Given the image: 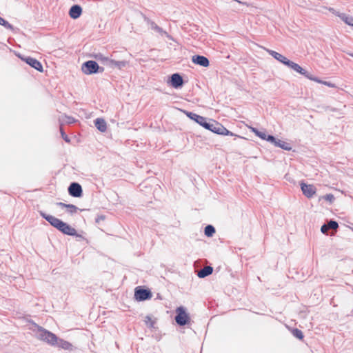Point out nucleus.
Segmentation results:
<instances>
[{"label":"nucleus","instance_id":"f257e3e1","mask_svg":"<svg viewBox=\"0 0 353 353\" xmlns=\"http://www.w3.org/2000/svg\"><path fill=\"white\" fill-rule=\"evenodd\" d=\"M40 214L43 218L48 221L52 226L61 232L63 234L82 238L81 235L77 234V230L74 228L61 219L54 216L47 214L43 212H40Z\"/></svg>","mask_w":353,"mask_h":353},{"label":"nucleus","instance_id":"f03ea898","mask_svg":"<svg viewBox=\"0 0 353 353\" xmlns=\"http://www.w3.org/2000/svg\"><path fill=\"white\" fill-rule=\"evenodd\" d=\"M205 125V129L217 134L234 136L232 132L229 131L221 123L216 121H212L211 123H208Z\"/></svg>","mask_w":353,"mask_h":353},{"label":"nucleus","instance_id":"7ed1b4c3","mask_svg":"<svg viewBox=\"0 0 353 353\" xmlns=\"http://www.w3.org/2000/svg\"><path fill=\"white\" fill-rule=\"evenodd\" d=\"M37 332L38 339L39 340L45 341L51 345H54L57 344V337L54 334L45 330L41 327H38Z\"/></svg>","mask_w":353,"mask_h":353},{"label":"nucleus","instance_id":"20e7f679","mask_svg":"<svg viewBox=\"0 0 353 353\" xmlns=\"http://www.w3.org/2000/svg\"><path fill=\"white\" fill-rule=\"evenodd\" d=\"M176 313L175 321L178 325L182 326L190 322V317L183 306L178 307L176 310Z\"/></svg>","mask_w":353,"mask_h":353},{"label":"nucleus","instance_id":"39448f33","mask_svg":"<svg viewBox=\"0 0 353 353\" xmlns=\"http://www.w3.org/2000/svg\"><path fill=\"white\" fill-rule=\"evenodd\" d=\"M266 50L270 55H272L275 59H276L281 63L286 65L287 66H299L298 63H296L289 60L287 57L279 54V52L268 49H267Z\"/></svg>","mask_w":353,"mask_h":353},{"label":"nucleus","instance_id":"423d86ee","mask_svg":"<svg viewBox=\"0 0 353 353\" xmlns=\"http://www.w3.org/2000/svg\"><path fill=\"white\" fill-rule=\"evenodd\" d=\"M152 294L149 290L143 289L141 287L135 288L134 297L137 301H142L147 299H150Z\"/></svg>","mask_w":353,"mask_h":353},{"label":"nucleus","instance_id":"0eeeda50","mask_svg":"<svg viewBox=\"0 0 353 353\" xmlns=\"http://www.w3.org/2000/svg\"><path fill=\"white\" fill-rule=\"evenodd\" d=\"M94 58L97 61H100L101 64H103V65H114L115 66H121V65H125V63L123 61H115L112 59H110L108 57H104L101 53L95 54Z\"/></svg>","mask_w":353,"mask_h":353},{"label":"nucleus","instance_id":"6e6552de","mask_svg":"<svg viewBox=\"0 0 353 353\" xmlns=\"http://www.w3.org/2000/svg\"><path fill=\"white\" fill-rule=\"evenodd\" d=\"M301 190L303 194L307 198H312L316 192V188L311 184L301 183Z\"/></svg>","mask_w":353,"mask_h":353},{"label":"nucleus","instance_id":"1a4fd4ad","mask_svg":"<svg viewBox=\"0 0 353 353\" xmlns=\"http://www.w3.org/2000/svg\"><path fill=\"white\" fill-rule=\"evenodd\" d=\"M143 17L144 21L150 26L151 29L156 31L161 35H165L167 37H169L168 33L163 30L161 27L157 26L154 21H151L148 17H147L145 15L143 14Z\"/></svg>","mask_w":353,"mask_h":353},{"label":"nucleus","instance_id":"9d476101","mask_svg":"<svg viewBox=\"0 0 353 353\" xmlns=\"http://www.w3.org/2000/svg\"><path fill=\"white\" fill-rule=\"evenodd\" d=\"M69 194L74 197H80L82 195V188L77 183H72L68 188Z\"/></svg>","mask_w":353,"mask_h":353},{"label":"nucleus","instance_id":"9b49d317","mask_svg":"<svg viewBox=\"0 0 353 353\" xmlns=\"http://www.w3.org/2000/svg\"><path fill=\"white\" fill-rule=\"evenodd\" d=\"M294 69H296V70L302 74H304L306 77H307L308 79H311V80H313V81H317L319 83H323L324 85H326L329 87H331V88H333L334 87V85L330 83V82H327V81H321L317 79H315L314 78L312 75H310L305 70V68H294Z\"/></svg>","mask_w":353,"mask_h":353},{"label":"nucleus","instance_id":"f8f14e48","mask_svg":"<svg viewBox=\"0 0 353 353\" xmlns=\"http://www.w3.org/2000/svg\"><path fill=\"white\" fill-rule=\"evenodd\" d=\"M169 83L173 88H177L183 85V81L181 75L175 73L171 76Z\"/></svg>","mask_w":353,"mask_h":353},{"label":"nucleus","instance_id":"ddd939ff","mask_svg":"<svg viewBox=\"0 0 353 353\" xmlns=\"http://www.w3.org/2000/svg\"><path fill=\"white\" fill-rule=\"evenodd\" d=\"M192 61L195 65H199L200 66H208L209 60L207 57L202 55H194L192 57Z\"/></svg>","mask_w":353,"mask_h":353},{"label":"nucleus","instance_id":"4468645a","mask_svg":"<svg viewBox=\"0 0 353 353\" xmlns=\"http://www.w3.org/2000/svg\"><path fill=\"white\" fill-rule=\"evenodd\" d=\"M82 13V8L79 5L72 6L69 10V15L72 19H78Z\"/></svg>","mask_w":353,"mask_h":353},{"label":"nucleus","instance_id":"2eb2a0df","mask_svg":"<svg viewBox=\"0 0 353 353\" xmlns=\"http://www.w3.org/2000/svg\"><path fill=\"white\" fill-rule=\"evenodd\" d=\"M188 116L192 120L195 121L196 123H198L199 125L203 126L205 128V125L208 124V122H207V120L205 117L198 115L194 113H189Z\"/></svg>","mask_w":353,"mask_h":353},{"label":"nucleus","instance_id":"dca6fc26","mask_svg":"<svg viewBox=\"0 0 353 353\" xmlns=\"http://www.w3.org/2000/svg\"><path fill=\"white\" fill-rule=\"evenodd\" d=\"M18 57L22 61H23L24 63L28 64L30 66H42L41 63L34 58H32L30 57L21 56L20 54H19Z\"/></svg>","mask_w":353,"mask_h":353},{"label":"nucleus","instance_id":"f3484780","mask_svg":"<svg viewBox=\"0 0 353 353\" xmlns=\"http://www.w3.org/2000/svg\"><path fill=\"white\" fill-rule=\"evenodd\" d=\"M252 132H253L256 136L260 137L263 140H267L272 143V141H275V138L272 135H267L263 132H260L254 128H251Z\"/></svg>","mask_w":353,"mask_h":353},{"label":"nucleus","instance_id":"a211bd4d","mask_svg":"<svg viewBox=\"0 0 353 353\" xmlns=\"http://www.w3.org/2000/svg\"><path fill=\"white\" fill-rule=\"evenodd\" d=\"M96 128L101 131V132H104L107 130V123L103 119L97 118L94 121Z\"/></svg>","mask_w":353,"mask_h":353},{"label":"nucleus","instance_id":"6ab92c4d","mask_svg":"<svg viewBox=\"0 0 353 353\" xmlns=\"http://www.w3.org/2000/svg\"><path fill=\"white\" fill-rule=\"evenodd\" d=\"M58 205L63 207V208H65L67 210V212L71 214H75L78 211V208L72 204H65V203L60 202L58 203Z\"/></svg>","mask_w":353,"mask_h":353},{"label":"nucleus","instance_id":"aec40b11","mask_svg":"<svg viewBox=\"0 0 353 353\" xmlns=\"http://www.w3.org/2000/svg\"><path fill=\"white\" fill-rule=\"evenodd\" d=\"M213 268L211 266H205L197 274L199 278H204L212 273Z\"/></svg>","mask_w":353,"mask_h":353},{"label":"nucleus","instance_id":"412c9836","mask_svg":"<svg viewBox=\"0 0 353 353\" xmlns=\"http://www.w3.org/2000/svg\"><path fill=\"white\" fill-rule=\"evenodd\" d=\"M272 143H274V145L279 147L282 149H284L285 150H290L292 149L290 143L281 140H276L275 139V141H272Z\"/></svg>","mask_w":353,"mask_h":353},{"label":"nucleus","instance_id":"4be33fe9","mask_svg":"<svg viewBox=\"0 0 353 353\" xmlns=\"http://www.w3.org/2000/svg\"><path fill=\"white\" fill-rule=\"evenodd\" d=\"M82 72L85 74H92L97 72H102L103 68H81Z\"/></svg>","mask_w":353,"mask_h":353},{"label":"nucleus","instance_id":"5701e85b","mask_svg":"<svg viewBox=\"0 0 353 353\" xmlns=\"http://www.w3.org/2000/svg\"><path fill=\"white\" fill-rule=\"evenodd\" d=\"M338 17H340L346 24L351 26L353 25V17H352L347 15L346 14H344V13L338 14Z\"/></svg>","mask_w":353,"mask_h":353},{"label":"nucleus","instance_id":"b1692460","mask_svg":"<svg viewBox=\"0 0 353 353\" xmlns=\"http://www.w3.org/2000/svg\"><path fill=\"white\" fill-rule=\"evenodd\" d=\"M0 25L3 26L4 28H6L8 30L13 31L14 30L12 25L8 23L6 20L3 19L1 17H0Z\"/></svg>","mask_w":353,"mask_h":353},{"label":"nucleus","instance_id":"393cba45","mask_svg":"<svg viewBox=\"0 0 353 353\" xmlns=\"http://www.w3.org/2000/svg\"><path fill=\"white\" fill-rule=\"evenodd\" d=\"M214 233L215 229L212 225H208L205 228V234L207 236H212Z\"/></svg>","mask_w":353,"mask_h":353},{"label":"nucleus","instance_id":"a878e982","mask_svg":"<svg viewBox=\"0 0 353 353\" xmlns=\"http://www.w3.org/2000/svg\"><path fill=\"white\" fill-rule=\"evenodd\" d=\"M292 333L294 336H295L296 338H297L300 340H302L304 337L303 332L297 328L293 329L292 330Z\"/></svg>","mask_w":353,"mask_h":353},{"label":"nucleus","instance_id":"bb28decb","mask_svg":"<svg viewBox=\"0 0 353 353\" xmlns=\"http://www.w3.org/2000/svg\"><path fill=\"white\" fill-rule=\"evenodd\" d=\"M144 321L145 324L150 327H153L155 323V321L150 316H145Z\"/></svg>","mask_w":353,"mask_h":353},{"label":"nucleus","instance_id":"cd10ccee","mask_svg":"<svg viewBox=\"0 0 353 353\" xmlns=\"http://www.w3.org/2000/svg\"><path fill=\"white\" fill-rule=\"evenodd\" d=\"M326 225L328 229L336 230L339 228V224L334 221H330Z\"/></svg>","mask_w":353,"mask_h":353},{"label":"nucleus","instance_id":"c85d7f7f","mask_svg":"<svg viewBox=\"0 0 353 353\" xmlns=\"http://www.w3.org/2000/svg\"><path fill=\"white\" fill-rule=\"evenodd\" d=\"M325 200L330 203H332L334 200V196L332 194H327L323 197Z\"/></svg>","mask_w":353,"mask_h":353},{"label":"nucleus","instance_id":"c756f323","mask_svg":"<svg viewBox=\"0 0 353 353\" xmlns=\"http://www.w3.org/2000/svg\"><path fill=\"white\" fill-rule=\"evenodd\" d=\"M60 131H61V137L62 138L68 143H69L70 141L68 138V137L65 134V133L63 132V129L61 128L60 129Z\"/></svg>","mask_w":353,"mask_h":353},{"label":"nucleus","instance_id":"7c9ffc66","mask_svg":"<svg viewBox=\"0 0 353 353\" xmlns=\"http://www.w3.org/2000/svg\"><path fill=\"white\" fill-rule=\"evenodd\" d=\"M328 227L327 226L326 224H324L321 226V231L323 232V233H327V230H328Z\"/></svg>","mask_w":353,"mask_h":353},{"label":"nucleus","instance_id":"2f4dec72","mask_svg":"<svg viewBox=\"0 0 353 353\" xmlns=\"http://www.w3.org/2000/svg\"><path fill=\"white\" fill-rule=\"evenodd\" d=\"M88 66H99L98 63L95 61H88Z\"/></svg>","mask_w":353,"mask_h":353},{"label":"nucleus","instance_id":"473e14b6","mask_svg":"<svg viewBox=\"0 0 353 353\" xmlns=\"http://www.w3.org/2000/svg\"><path fill=\"white\" fill-rule=\"evenodd\" d=\"M329 10L336 16H338V14H341L340 12H336L334 8H330Z\"/></svg>","mask_w":353,"mask_h":353},{"label":"nucleus","instance_id":"72a5a7b5","mask_svg":"<svg viewBox=\"0 0 353 353\" xmlns=\"http://www.w3.org/2000/svg\"><path fill=\"white\" fill-rule=\"evenodd\" d=\"M37 70H39V72H43V68H35Z\"/></svg>","mask_w":353,"mask_h":353},{"label":"nucleus","instance_id":"f704fd0d","mask_svg":"<svg viewBox=\"0 0 353 353\" xmlns=\"http://www.w3.org/2000/svg\"><path fill=\"white\" fill-rule=\"evenodd\" d=\"M88 65H88V61H85V62H84V63L82 64V65H81V66H88Z\"/></svg>","mask_w":353,"mask_h":353},{"label":"nucleus","instance_id":"c9c22d12","mask_svg":"<svg viewBox=\"0 0 353 353\" xmlns=\"http://www.w3.org/2000/svg\"><path fill=\"white\" fill-rule=\"evenodd\" d=\"M352 26H353V25Z\"/></svg>","mask_w":353,"mask_h":353}]
</instances>
